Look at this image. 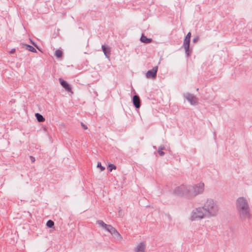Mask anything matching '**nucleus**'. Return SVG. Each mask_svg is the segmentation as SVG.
Listing matches in <instances>:
<instances>
[{"label":"nucleus","mask_w":252,"mask_h":252,"mask_svg":"<svg viewBox=\"0 0 252 252\" xmlns=\"http://www.w3.org/2000/svg\"><path fill=\"white\" fill-rule=\"evenodd\" d=\"M190 43H183V47H184L185 53L187 57H189L192 53V49L189 47Z\"/></svg>","instance_id":"13"},{"label":"nucleus","mask_w":252,"mask_h":252,"mask_svg":"<svg viewBox=\"0 0 252 252\" xmlns=\"http://www.w3.org/2000/svg\"><path fill=\"white\" fill-rule=\"evenodd\" d=\"M102 50L106 58H109L111 54V49L108 46L102 45Z\"/></svg>","instance_id":"12"},{"label":"nucleus","mask_w":252,"mask_h":252,"mask_svg":"<svg viewBox=\"0 0 252 252\" xmlns=\"http://www.w3.org/2000/svg\"><path fill=\"white\" fill-rule=\"evenodd\" d=\"M105 230L110 232L111 234L119 237L120 239L122 238L121 234L117 231V230L112 225L108 224L107 227L105 228Z\"/></svg>","instance_id":"7"},{"label":"nucleus","mask_w":252,"mask_h":252,"mask_svg":"<svg viewBox=\"0 0 252 252\" xmlns=\"http://www.w3.org/2000/svg\"><path fill=\"white\" fill-rule=\"evenodd\" d=\"M191 36V33L190 32H188L187 35L186 36L183 43H190V38Z\"/></svg>","instance_id":"17"},{"label":"nucleus","mask_w":252,"mask_h":252,"mask_svg":"<svg viewBox=\"0 0 252 252\" xmlns=\"http://www.w3.org/2000/svg\"><path fill=\"white\" fill-rule=\"evenodd\" d=\"M97 223L99 225L101 226L102 227H103L104 229L105 227H107V224L105 223L102 220H98L97 221Z\"/></svg>","instance_id":"21"},{"label":"nucleus","mask_w":252,"mask_h":252,"mask_svg":"<svg viewBox=\"0 0 252 252\" xmlns=\"http://www.w3.org/2000/svg\"><path fill=\"white\" fill-rule=\"evenodd\" d=\"M15 52V49H12V50L10 51V54H13V53H14Z\"/></svg>","instance_id":"27"},{"label":"nucleus","mask_w":252,"mask_h":252,"mask_svg":"<svg viewBox=\"0 0 252 252\" xmlns=\"http://www.w3.org/2000/svg\"><path fill=\"white\" fill-rule=\"evenodd\" d=\"M35 116L36 118V119L39 122H43L45 121L44 118L41 115V114L39 113H36Z\"/></svg>","instance_id":"16"},{"label":"nucleus","mask_w":252,"mask_h":252,"mask_svg":"<svg viewBox=\"0 0 252 252\" xmlns=\"http://www.w3.org/2000/svg\"><path fill=\"white\" fill-rule=\"evenodd\" d=\"M198 192L199 191L196 190L191 192L189 189V187H187L184 185L176 188L174 191V193L178 195H186L189 197L195 196Z\"/></svg>","instance_id":"3"},{"label":"nucleus","mask_w":252,"mask_h":252,"mask_svg":"<svg viewBox=\"0 0 252 252\" xmlns=\"http://www.w3.org/2000/svg\"><path fill=\"white\" fill-rule=\"evenodd\" d=\"M59 81L61 85L65 89L66 91L68 92H72L71 87L68 83L61 78L59 79Z\"/></svg>","instance_id":"10"},{"label":"nucleus","mask_w":252,"mask_h":252,"mask_svg":"<svg viewBox=\"0 0 252 252\" xmlns=\"http://www.w3.org/2000/svg\"><path fill=\"white\" fill-rule=\"evenodd\" d=\"M55 55L57 58H61L63 56V52L61 50H57L55 51Z\"/></svg>","instance_id":"18"},{"label":"nucleus","mask_w":252,"mask_h":252,"mask_svg":"<svg viewBox=\"0 0 252 252\" xmlns=\"http://www.w3.org/2000/svg\"><path fill=\"white\" fill-rule=\"evenodd\" d=\"M132 101L133 105L136 108H139L140 107L141 103L140 99L138 95H135L133 97Z\"/></svg>","instance_id":"11"},{"label":"nucleus","mask_w":252,"mask_h":252,"mask_svg":"<svg viewBox=\"0 0 252 252\" xmlns=\"http://www.w3.org/2000/svg\"><path fill=\"white\" fill-rule=\"evenodd\" d=\"M184 97L191 105H195L198 103V98L192 94L187 93L184 94Z\"/></svg>","instance_id":"5"},{"label":"nucleus","mask_w":252,"mask_h":252,"mask_svg":"<svg viewBox=\"0 0 252 252\" xmlns=\"http://www.w3.org/2000/svg\"><path fill=\"white\" fill-rule=\"evenodd\" d=\"M30 159L31 160L32 162H34L35 161V158L33 157L30 156Z\"/></svg>","instance_id":"26"},{"label":"nucleus","mask_w":252,"mask_h":252,"mask_svg":"<svg viewBox=\"0 0 252 252\" xmlns=\"http://www.w3.org/2000/svg\"><path fill=\"white\" fill-rule=\"evenodd\" d=\"M198 40H199V37H197H197H194V38H193V42L194 43H196V42H197L198 41Z\"/></svg>","instance_id":"25"},{"label":"nucleus","mask_w":252,"mask_h":252,"mask_svg":"<svg viewBox=\"0 0 252 252\" xmlns=\"http://www.w3.org/2000/svg\"><path fill=\"white\" fill-rule=\"evenodd\" d=\"M116 166L113 164H110L108 165V170L109 172H111L112 170L116 169Z\"/></svg>","instance_id":"20"},{"label":"nucleus","mask_w":252,"mask_h":252,"mask_svg":"<svg viewBox=\"0 0 252 252\" xmlns=\"http://www.w3.org/2000/svg\"><path fill=\"white\" fill-rule=\"evenodd\" d=\"M207 216H216L218 212V207L212 199H208L203 206Z\"/></svg>","instance_id":"2"},{"label":"nucleus","mask_w":252,"mask_h":252,"mask_svg":"<svg viewBox=\"0 0 252 252\" xmlns=\"http://www.w3.org/2000/svg\"><path fill=\"white\" fill-rule=\"evenodd\" d=\"M47 226L49 228H52L54 225V222L52 220H49L46 223Z\"/></svg>","instance_id":"22"},{"label":"nucleus","mask_w":252,"mask_h":252,"mask_svg":"<svg viewBox=\"0 0 252 252\" xmlns=\"http://www.w3.org/2000/svg\"><path fill=\"white\" fill-rule=\"evenodd\" d=\"M207 216L203 207L198 208L195 211H193L190 216V219L194 220L197 219H201Z\"/></svg>","instance_id":"4"},{"label":"nucleus","mask_w":252,"mask_h":252,"mask_svg":"<svg viewBox=\"0 0 252 252\" xmlns=\"http://www.w3.org/2000/svg\"><path fill=\"white\" fill-rule=\"evenodd\" d=\"M23 46L26 47V49H27L29 51H31L33 53L37 52L36 50L32 45L25 44H23Z\"/></svg>","instance_id":"14"},{"label":"nucleus","mask_w":252,"mask_h":252,"mask_svg":"<svg viewBox=\"0 0 252 252\" xmlns=\"http://www.w3.org/2000/svg\"><path fill=\"white\" fill-rule=\"evenodd\" d=\"M146 243L142 242L140 243L135 249V252H145Z\"/></svg>","instance_id":"9"},{"label":"nucleus","mask_w":252,"mask_h":252,"mask_svg":"<svg viewBox=\"0 0 252 252\" xmlns=\"http://www.w3.org/2000/svg\"><path fill=\"white\" fill-rule=\"evenodd\" d=\"M236 205L240 219L244 220L247 219L250 220L252 218L248 201L244 197L238 198Z\"/></svg>","instance_id":"1"},{"label":"nucleus","mask_w":252,"mask_h":252,"mask_svg":"<svg viewBox=\"0 0 252 252\" xmlns=\"http://www.w3.org/2000/svg\"><path fill=\"white\" fill-rule=\"evenodd\" d=\"M189 189L191 191H194V190L199 191V192L196 194V195L203 192L204 190V185L203 183H200L197 185L193 186H189Z\"/></svg>","instance_id":"6"},{"label":"nucleus","mask_w":252,"mask_h":252,"mask_svg":"<svg viewBox=\"0 0 252 252\" xmlns=\"http://www.w3.org/2000/svg\"><path fill=\"white\" fill-rule=\"evenodd\" d=\"M165 149V147L164 146H161L159 147L158 150V153L160 156H163L164 155L165 153L162 151V150Z\"/></svg>","instance_id":"19"},{"label":"nucleus","mask_w":252,"mask_h":252,"mask_svg":"<svg viewBox=\"0 0 252 252\" xmlns=\"http://www.w3.org/2000/svg\"><path fill=\"white\" fill-rule=\"evenodd\" d=\"M97 167L100 168V170L101 171H102L105 170V167L101 165V162H98L97 163Z\"/></svg>","instance_id":"23"},{"label":"nucleus","mask_w":252,"mask_h":252,"mask_svg":"<svg viewBox=\"0 0 252 252\" xmlns=\"http://www.w3.org/2000/svg\"><path fill=\"white\" fill-rule=\"evenodd\" d=\"M81 125L84 129L86 130L88 129L87 126L86 125H85L83 123L81 122Z\"/></svg>","instance_id":"24"},{"label":"nucleus","mask_w":252,"mask_h":252,"mask_svg":"<svg viewBox=\"0 0 252 252\" xmlns=\"http://www.w3.org/2000/svg\"><path fill=\"white\" fill-rule=\"evenodd\" d=\"M140 40L141 42L145 43H149L151 42L152 39L150 38H148L146 36L142 35L140 38Z\"/></svg>","instance_id":"15"},{"label":"nucleus","mask_w":252,"mask_h":252,"mask_svg":"<svg viewBox=\"0 0 252 252\" xmlns=\"http://www.w3.org/2000/svg\"><path fill=\"white\" fill-rule=\"evenodd\" d=\"M158 69V66H155L152 69L148 70L146 74V77L148 78H156L157 77Z\"/></svg>","instance_id":"8"}]
</instances>
